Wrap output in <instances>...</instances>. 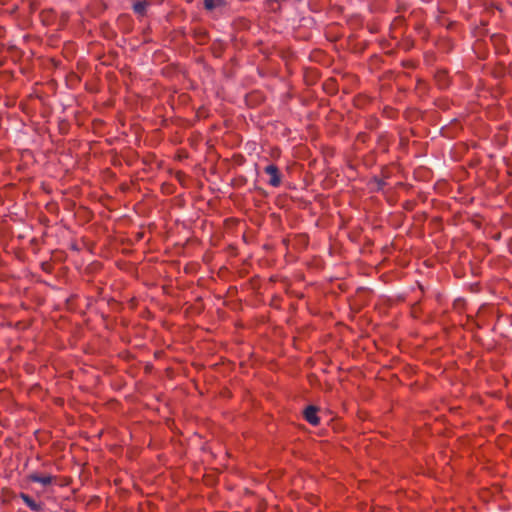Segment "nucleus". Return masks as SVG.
<instances>
[{"label":"nucleus","mask_w":512,"mask_h":512,"mask_svg":"<svg viewBox=\"0 0 512 512\" xmlns=\"http://www.w3.org/2000/svg\"><path fill=\"white\" fill-rule=\"evenodd\" d=\"M264 171L270 176L268 183L273 187H278L281 183V176L278 167L274 164H270L265 167Z\"/></svg>","instance_id":"nucleus-1"},{"label":"nucleus","mask_w":512,"mask_h":512,"mask_svg":"<svg viewBox=\"0 0 512 512\" xmlns=\"http://www.w3.org/2000/svg\"><path fill=\"white\" fill-rule=\"evenodd\" d=\"M318 408L316 406L310 405L304 410V418L305 420L313 426H317L320 422L319 417L317 416Z\"/></svg>","instance_id":"nucleus-2"},{"label":"nucleus","mask_w":512,"mask_h":512,"mask_svg":"<svg viewBox=\"0 0 512 512\" xmlns=\"http://www.w3.org/2000/svg\"><path fill=\"white\" fill-rule=\"evenodd\" d=\"M32 482L40 483L42 486H48L52 482V476L49 474L33 473L29 476Z\"/></svg>","instance_id":"nucleus-3"},{"label":"nucleus","mask_w":512,"mask_h":512,"mask_svg":"<svg viewBox=\"0 0 512 512\" xmlns=\"http://www.w3.org/2000/svg\"><path fill=\"white\" fill-rule=\"evenodd\" d=\"M21 498L24 501V503L34 512H40L42 510V507L39 503L34 501L29 495L27 494H21Z\"/></svg>","instance_id":"nucleus-4"},{"label":"nucleus","mask_w":512,"mask_h":512,"mask_svg":"<svg viewBox=\"0 0 512 512\" xmlns=\"http://www.w3.org/2000/svg\"><path fill=\"white\" fill-rule=\"evenodd\" d=\"M147 2L138 1L133 4V10L136 14L143 16L146 13Z\"/></svg>","instance_id":"nucleus-5"},{"label":"nucleus","mask_w":512,"mask_h":512,"mask_svg":"<svg viewBox=\"0 0 512 512\" xmlns=\"http://www.w3.org/2000/svg\"><path fill=\"white\" fill-rule=\"evenodd\" d=\"M223 0H204V6L207 10H213L222 4Z\"/></svg>","instance_id":"nucleus-6"}]
</instances>
